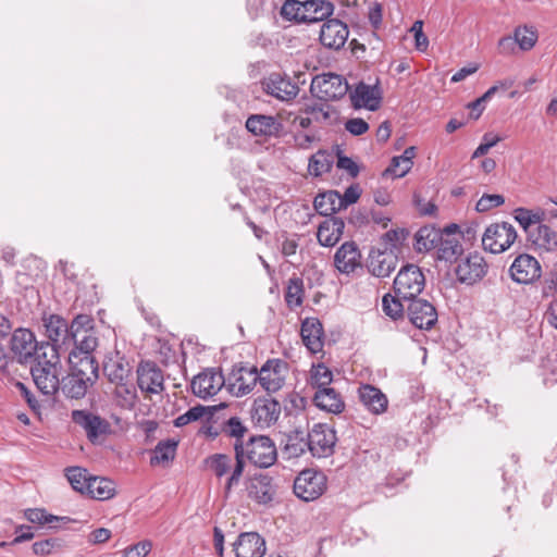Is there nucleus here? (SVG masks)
<instances>
[{
	"label": "nucleus",
	"instance_id": "1",
	"mask_svg": "<svg viewBox=\"0 0 557 557\" xmlns=\"http://www.w3.org/2000/svg\"><path fill=\"white\" fill-rule=\"evenodd\" d=\"M235 463L227 478L224 492L227 496L237 486L245 470V461L258 468H269L276 461L277 451L274 442L267 435L250 436L245 444H234Z\"/></svg>",
	"mask_w": 557,
	"mask_h": 557
},
{
	"label": "nucleus",
	"instance_id": "2",
	"mask_svg": "<svg viewBox=\"0 0 557 557\" xmlns=\"http://www.w3.org/2000/svg\"><path fill=\"white\" fill-rule=\"evenodd\" d=\"M336 442V432L333 428L326 423H315L306 438L299 432L289 436L286 449L295 457L302 455L308 449L313 457L323 458L334 453Z\"/></svg>",
	"mask_w": 557,
	"mask_h": 557
},
{
	"label": "nucleus",
	"instance_id": "3",
	"mask_svg": "<svg viewBox=\"0 0 557 557\" xmlns=\"http://www.w3.org/2000/svg\"><path fill=\"white\" fill-rule=\"evenodd\" d=\"M42 352L39 359L32 366L30 372L37 388L47 396L54 395L61 385V362L59 352L53 348L45 345L41 347Z\"/></svg>",
	"mask_w": 557,
	"mask_h": 557
},
{
	"label": "nucleus",
	"instance_id": "4",
	"mask_svg": "<svg viewBox=\"0 0 557 557\" xmlns=\"http://www.w3.org/2000/svg\"><path fill=\"white\" fill-rule=\"evenodd\" d=\"M334 5L326 0H286L281 9V15L297 23L322 22L332 15Z\"/></svg>",
	"mask_w": 557,
	"mask_h": 557
},
{
	"label": "nucleus",
	"instance_id": "5",
	"mask_svg": "<svg viewBox=\"0 0 557 557\" xmlns=\"http://www.w3.org/2000/svg\"><path fill=\"white\" fill-rule=\"evenodd\" d=\"M348 90L346 78L331 72L315 75L310 85L311 94L325 102L343 98Z\"/></svg>",
	"mask_w": 557,
	"mask_h": 557
},
{
	"label": "nucleus",
	"instance_id": "6",
	"mask_svg": "<svg viewBox=\"0 0 557 557\" xmlns=\"http://www.w3.org/2000/svg\"><path fill=\"white\" fill-rule=\"evenodd\" d=\"M425 286V277L416 264L404 265L394 280V292L404 300L418 297Z\"/></svg>",
	"mask_w": 557,
	"mask_h": 557
},
{
	"label": "nucleus",
	"instance_id": "7",
	"mask_svg": "<svg viewBox=\"0 0 557 557\" xmlns=\"http://www.w3.org/2000/svg\"><path fill=\"white\" fill-rule=\"evenodd\" d=\"M517 236V231L510 223H493L482 235V246L491 253H502L513 245Z\"/></svg>",
	"mask_w": 557,
	"mask_h": 557
},
{
	"label": "nucleus",
	"instance_id": "8",
	"mask_svg": "<svg viewBox=\"0 0 557 557\" xmlns=\"http://www.w3.org/2000/svg\"><path fill=\"white\" fill-rule=\"evenodd\" d=\"M326 483L327 479L323 472L305 469L294 481V493L305 502H312L325 492Z\"/></svg>",
	"mask_w": 557,
	"mask_h": 557
},
{
	"label": "nucleus",
	"instance_id": "9",
	"mask_svg": "<svg viewBox=\"0 0 557 557\" xmlns=\"http://www.w3.org/2000/svg\"><path fill=\"white\" fill-rule=\"evenodd\" d=\"M288 373V363L280 358L267 360L257 369V380L260 386L269 394L278 392L285 384Z\"/></svg>",
	"mask_w": 557,
	"mask_h": 557
},
{
	"label": "nucleus",
	"instance_id": "10",
	"mask_svg": "<svg viewBox=\"0 0 557 557\" xmlns=\"http://www.w3.org/2000/svg\"><path fill=\"white\" fill-rule=\"evenodd\" d=\"M226 380L218 368H207L197 374L190 384L194 395L208 399L216 395L225 385Z\"/></svg>",
	"mask_w": 557,
	"mask_h": 557
},
{
	"label": "nucleus",
	"instance_id": "11",
	"mask_svg": "<svg viewBox=\"0 0 557 557\" xmlns=\"http://www.w3.org/2000/svg\"><path fill=\"white\" fill-rule=\"evenodd\" d=\"M46 344H38L35 335L27 329H17L11 337V349L18 357L21 362L36 361L39 354L42 352L41 347Z\"/></svg>",
	"mask_w": 557,
	"mask_h": 557
},
{
	"label": "nucleus",
	"instance_id": "12",
	"mask_svg": "<svg viewBox=\"0 0 557 557\" xmlns=\"http://www.w3.org/2000/svg\"><path fill=\"white\" fill-rule=\"evenodd\" d=\"M349 99L354 109H367L376 111L382 103L383 90L379 79L373 85L363 82L358 83L349 92Z\"/></svg>",
	"mask_w": 557,
	"mask_h": 557
},
{
	"label": "nucleus",
	"instance_id": "13",
	"mask_svg": "<svg viewBox=\"0 0 557 557\" xmlns=\"http://www.w3.org/2000/svg\"><path fill=\"white\" fill-rule=\"evenodd\" d=\"M487 269L488 265L483 256L472 252L458 262L455 273L460 283L473 285L486 275Z\"/></svg>",
	"mask_w": 557,
	"mask_h": 557
},
{
	"label": "nucleus",
	"instance_id": "14",
	"mask_svg": "<svg viewBox=\"0 0 557 557\" xmlns=\"http://www.w3.org/2000/svg\"><path fill=\"white\" fill-rule=\"evenodd\" d=\"M407 315L412 325L420 330H431L438 319L435 306L418 297L408 301Z\"/></svg>",
	"mask_w": 557,
	"mask_h": 557
},
{
	"label": "nucleus",
	"instance_id": "15",
	"mask_svg": "<svg viewBox=\"0 0 557 557\" xmlns=\"http://www.w3.org/2000/svg\"><path fill=\"white\" fill-rule=\"evenodd\" d=\"M226 380L228 392L236 397H243L250 394L256 387L257 368L256 367H234Z\"/></svg>",
	"mask_w": 557,
	"mask_h": 557
},
{
	"label": "nucleus",
	"instance_id": "16",
	"mask_svg": "<svg viewBox=\"0 0 557 557\" xmlns=\"http://www.w3.org/2000/svg\"><path fill=\"white\" fill-rule=\"evenodd\" d=\"M263 90L281 101H290L299 92L298 85L286 75L272 73L262 82Z\"/></svg>",
	"mask_w": 557,
	"mask_h": 557
},
{
	"label": "nucleus",
	"instance_id": "17",
	"mask_svg": "<svg viewBox=\"0 0 557 557\" xmlns=\"http://www.w3.org/2000/svg\"><path fill=\"white\" fill-rule=\"evenodd\" d=\"M46 336L50 343L49 347H53L59 354L62 348H67L71 345V337L69 333V323L66 320L58 314H50L42 319Z\"/></svg>",
	"mask_w": 557,
	"mask_h": 557
},
{
	"label": "nucleus",
	"instance_id": "18",
	"mask_svg": "<svg viewBox=\"0 0 557 557\" xmlns=\"http://www.w3.org/2000/svg\"><path fill=\"white\" fill-rule=\"evenodd\" d=\"M511 278L519 284H530L541 277L540 262L531 255L521 253L509 269Z\"/></svg>",
	"mask_w": 557,
	"mask_h": 557
},
{
	"label": "nucleus",
	"instance_id": "19",
	"mask_svg": "<svg viewBox=\"0 0 557 557\" xmlns=\"http://www.w3.org/2000/svg\"><path fill=\"white\" fill-rule=\"evenodd\" d=\"M72 420L85 430L91 443H96L100 436L110 432V423L106 419L86 410H74Z\"/></svg>",
	"mask_w": 557,
	"mask_h": 557
},
{
	"label": "nucleus",
	"instance_id": "20",
	"mask_svg": "<svg viewBox=\"0 0 557 557\" xmlns=\"http://www.w3.org/2000/svg\"><path fill=\"white\" fill-rule=\"evenodd\" d=\"M245 126L256 137L276 138L283 132L282 122L276 116L268 114L249 115Z\"/></svg>",
	"mask_w": 557,
	"mask_h": 557
},
{
	"label": "nucleus",
	"instance_id": "21",
	"mask_svg": "<svg viewBox=\"0 0 557 557\" xmlns=\"http://www.w3.org/2000/svg\"><path fill=\"white\" fill-rule=\"evenodd\" d=\"M348 35V26L343 21L330 18L322 24L319 38L325 48L339 50L345 46Z\"/></svg>",
	"mask_w": 557,
	"mask_h": 557
},
{
	"label": "nucleus",
	"instance_id": "22",
	"mask_svg": "<svg viewBox=\"0 0 557 557\" xmlns=\"http://www.w3.org/2000/svg\"><path fill=\"white\" fill-rule=\"evenodd\" d=\"M281 414V405L273 398H257L250 410L252 422L260 428L274 424Z\"/></svg>",
	"mask_w": 557,
	"mask_h": 557
},
{
	"label": "nucleus",
	"instance_id": "23",
	"mask_svg": "<svg viewBox=\"0 0 557 557\" xmlns=\"http://www.w3.org/2000/svg\"><path fill=\"white\" fill-rule=\"evenodd\" d=\"M163 373L161 369L151 361H143L137 368L138 387L146 393L159 394L163 391Z\"/></svg>",
	"mask_w": 557,
	"mask_h": 557
},
{
	"label": "nucleus",
	"instance_id": "24",
	"mask_svg": "<svg viewBox=\"0 0 557 557\" xmlns=\"http://www.w3.org/2000/svg\"><path fill=\"white\" fill-rule=\"evenodd\" d=\"M233 550L236 557H263L265 541L257 532H244L233 543Z\"/></svg>",
	"mask_w": 557,
	"mask_h": 557
},
{
	"label": "nucleus",
	"instance_id": "25",
	"mask_svg": "<svg viewBox=\"0 0 557 557\" xmlns=\"http://www.w3.org/2000/svg\"><path fill=\"white\" fill-rule=\"evenodd\" d=\"M334 265L343 274H350L362 267L361 252L354 242L344 243L335 252Z\"/></svg>",
	"mask_w": 557,
	"mask_h": 557
},
{
	"label": "nucleus",
	"instance_id": "26",
	"mask_svg": "<svg viewBox=\"0 0 557 557\" xmlns=\"http://www.w3.org/2000/svg\"><path fill=\"white\" fill-rule=\"evenodd\" d=\"M357 393L360 403L372 414H382L387 410V396L380 388L370 384H361Z\"/></svg>",
	"mask_w": 557,
	"mask_h": 557
},
{
	"label": "nucleus",
	"instance_id": "27",
	"mask_svg": "<svg viewBox=\"0 0 557 557\" xmlns=\"http://www.w3.org/2000/svg\"><path fill=\"white\" fill-rule=\"evenodd\" d=\"M131 370L129 362L120 351L108 354L103 361V373L112 384L128 380Z\"/></svg>",
	"mask_w": 557,
	"mask_h": 557
},
{
	"label": "nucleus",
	"instance_id": "28",
	"mask_svg": "<svg viewBox=\"0 0 557 557\" xmlns=\"http://www.w3.org/2000/svg\"><path fill=\"white\" fill-rule=\"evenodd\" d=\"M300 335L304 345L311 354L323 349V326L318 318H306L301 323Z\"/></svg>",
	"mask_w": 557,
	"mask_h": 557
},
{
	"label": "nucleus",
	"instance_id": "29",
	"mask_svg": "<svg viewBox=\"0 0 557 557\" xmlns=\"http://www.w3.org/2000/svg\"><path fill=\"white\" fill-rule=\"evenodd\" d=\"M272 478L268 474L255 475L247 485L248 496L259 504H269L275 496Z\"/></svg>",
	"mask_w": 557,
	"mask_h": 557
},
{
	"label": "nucleus",
	"instance_id": "30",
	"mask_svg": "<svg viewBox=\"0 0 557 557\" xmlns=\"http://www.w3.org/2000/svg\"><path fill=\"white\" fill-rule=\"evenodd\" d=\"M69 363L71 372L84 377L92 383L98 377V363L92 355H77V351L69 354Z\"/></svg>",
	"mask_w": 557,
	"mask_h": 557
},
{
	"label": "nucleus",
	"instance_id": "31",
	"mask_svg": "<svg viewBox=\"0 0 557 557\" xmlns=\"http://www.w3.org/2000/svg\"><path fill=\"white\" fill-rule=\"evenodd\" d=\"M397 265L393 251H372L369 256L368 270L376 277L388 276Z\"/></svg>",
	"mask_w": 557,
	"mask_h": 557
},
{
	"label": "nucleus",
	"instance_id": "32",
	"mask_svg": "<svg viewBox=\"0 0 557 557\" xmlns=\"http://www.w3.org/2000/svg\"><path fill=\"white\" fill-rule=\"evenodd\" d=\"M528 240L539 250L552 252L557 249V232L541 222L534 231L530 232Z\"/></svg>",
	"mask_w": 557,
	"mask_h": 557
},
{
	"label": "nucleus",
	"instance_id": "33",
	"mask_svg": "<svg viewBox=\"0 0 557 557\" xmlns=\"http://www.w3.org/2000/svg\"><path fill=\"white\" fill-rule=\"evenodd\" d=\"M345 223L339 218L323 221L318 227V242L324 247H333L341 239Z\"/></svg>",
	"mask_w": 557,
	"mask_h": 557
},
{
	"label": "nucleus",
	"instance_id": "34",
	"mask_svg": "<svg viewBox=\"0 0 557 557\" xmlns=\"http://www.w3.org/2000/svg\"><path fill=\"white\" fill-rule=\"evenodd\" d=\"M313 401L318 408L334 414H338L345 409L343 397L333 387L317 391Z\"/></svg>",
	"mask_w": 557,
	"mask_h": 557
},
{
	"label": "nucleus",
	"instance_id": "35",
	"mask_svg": "<svg viewBox=\"0 0 557 557\" xmlns=\"http://www.w3.org/2000/svg\"><path fill=\"white\" fill-rule=\"evenodd\" d=\"M414 157L416 147L406 148L403 154L392 159L391 164L383 171L382 176L393 178L405 176L411 170Z\"/></svg>",
	"mask_w": 557,
	"mask_h": 557
},
{
	"label": "nucleus",
	"instance_id": "36",
	"mask_svg": "<svg viewBox=\"0 0 557 557\" xmlns=\"http://www.w3.org/2000/svg\"><path fill=\"white\" fill-rule=\"evenodd\" d=\"M304 112L310 115L313 122L322 125H334L339 117L337 109L327 103L307 104Z\"/></svg>",
	"mask_w": 557,
	"mask_h": 557
},
{
	"label": "nucleus",
	"instance_id": "37",
	"mask_svg": "<svg viewBox=\"0 0 557 557\" xmlns=\"http://www.w3.org/2000/svg\"><path fill=\"white\" fill-rule=\"evenodd\" d=\"M92 384V382L86 381L84 377L70 372L61 380L60 389L66 397L79 399L86 395L88 387Z\"/></svg>",
	"mask_w": 557,
	"mask_h": 557
},
{
	"label": "nucleus",
	"instance_id": "38",
	"mask_svg": "<svg viewBox=\"0 0 557 557\" xmlns=\"http://www.w3.org/2000/svg\"><path fill=\"white\" fill-rule=\"evenodd\" d=\"M177 445L178 441L174 438L160 441L152 450L150 465L166 467L175 458Z\"/></svg>",
	"mask_w": 557,
	"mask_h": 557
},
{
	"label": "nucleus",
	"instance_id": "39",
	"mask_svg": "<svg viewBox=\"0 0 557 557\" xmlns=\"http://www.w3.org/2000/svg\"><path fill=\"white\" fill-rule=\"evenodd\" d=\"M85 494L98 500L110 499L115 494V483L107 478L90 476Z\"/></svg>",
	"mask_w": 557,
	"mask_h": 557
},
{
	"label": "nucleus",
	"instance_id": "40",
	"mask_svg": "<svg viewBox=\"0 0 557 557\" xmlns=\"http://www.w3.org/2000/svg\"><path fill=\"white\" fill-rule=\"evenodd\" d=\"M314 209L321 215L329 216L342 208L341 194L336 190H329L319 194L313 201Z\"/></svg>",
	"mask_w": 557,
	"mask_h": 557
},
{
	"label": "nucleus",
	"instance_id": "41",
	"mask_svg": "<svg viewBox=\"0 0 557 557\" xmlns=\"http://www.w3.org/2000/svg\"><path fill=\"white\" fill-rule=\"evenodd\" d=\"M414 248L419 252L436 248L442 239V232L433 226H423L414 235Z\"/></svg>",
	"mask_w": 557,
	"mask_h": 557
},
{
	"label": "nucleus",
	"instance_id": "42",
	"mask_svg": "<svg viewBox=\"0 0 557 557\" xmlns=\"http://www.w3.org/2000/svg\"><path fill=\"white\" fill-rule=\"evenodd\" d=\"M544 211L542 210H530L527 208H517L513 211V218L519 223V225L523 228L527 234V237L530 235V232L534 231L535 227L544 221Z\"/></svg>",
	"mask_w": 557,
	"mask_h": 557
},
{
	"label": "nucleus",
	"instance_id": "43",
	"mask_svg": "<svg viewBox=\"0 0 557 557\" xmlns=\"http://www.w3.org/2000/svg\"><path fill=\"white\" fill-rule=\"evenodd\" d=\"M113 384L115 385L114 398L116 404L121 408L133 409L137 401V393L134 384L128 380Z\"/></svg>",
	"mask_w": 557,
	"mask_h": 557
},
{
	"label": "nucleus",
	"instance_id": "44",
	"mask_svg": "<svg viewBox=\"0 0 557 557\" xmlns=\"http://www.w3.org/2000/svg\"><path fill=\"white\" fill-rule=\"evenodd\" d=\"M24 517L33 524L50 528H58L57 523L61 521H70V518L51 515L44 508H28L24 511Z\"/></svg>",
	"mask_w": 557,
	"mask_h": 557
},
{
	"label": "nucleus",
	"instance_id": "45",
	"mask_svg": "<svg viewBox=\"0 0 557 557\" xmlns=\"http://www.w3.org/2000/svg\"><path fill=\"white\" fill-rule=\"evenodd\" d=\"M206 467L219 479L233 472V459L226 454H213L205 459Z\"/></svg>",
	"mask_w": 557,
	"mask_h": 557
},
{
	"label": "nucleus",
	"instance_id": "46",
	"mask_svg": "<svg viewBox=\"0 0 557 557\" xmlns=\"http://www.w3.org/2000/svg\"><path fill=\"white\" fill-rule=\"evenodd\" d=\"M221 433L230 438H234V444H245L244 437L248 433V428L238 417H231L222 424Z\"/></svg>",
	"mask_w": 557,
	"mask_h": 557
},
{
	"label": "nucleus",
	"instance_id": "47",
	"mask_svg": "<svg viewBox=\"0 0 557 557\" xmlns=\"http://www.w3.org/2000/svg\"><path fill=\"white\" fill-rule=\"evenodd\" d=\"M333 164V157L324 150L314 153L308 163V171L313 176H321L330 171Z\"/></svg>",
	"mask_w": 557,
	"mask_h": 557
},
{
	"label": "nucleus",
	"instance_id": "48",
	"mask_svg": "<svg viewBox=\"0 0 557 557\" xmlns=\"http://www.w3.org/2000/svg\"><path fill=\"white\" fill-rule=\"evenodd\" d=\"M333 381L332 371L323 363L312 366L310 370V384L317 391L330 387Z\"/></svg>",
	"mask_w": 557,
	"mask_h": 557
},
{
	"label": "nucleus",
	"instance_id": "49",
	"mask_svg": "<svg viewBox=\"0 0 557 557\" xmlns=\"http://www.w3.org/2000/svg\"><path fill=\"white\" fill-rule=\"evenodd\" d=\"M401 300L404 299L401 297H398L396 294L395 296L391 294H386L383 296V312L393 321L404 320L405 318V309Z\"/></svg>",
	"mask_w": 557,
	"mask_h": 557
},
{
	"label": "nucleus",
	"instance_id": "50",
	"mask_svg": "<svg viewBox=\"0 0 557 557\" xmlns=\"http://www.w3.org/2000/svg\"><path fill=\"white\" fill-rule=\"evenodd\" d=\"M65 475L73 490L82 494L86 493L87 484L91 476L86 469L81 467H70L66 469Z\"/></svg>",
	"mask_w": 557,
	"mask_h": 557
},
{
	"label": "nucleus",
	"instance_id": "51",
	"mask_svg": "<svg viewBox=\"0 0 557 557\" xmlns=\"http://www.w3.org/2000/svg\"><path fill=\"white\" fill-rule=\"evenodd\" d=\"M212 414H213V408L206 407L202 405H197V406H194L190 409H188L185 413L178 416L174 420V425L176 428H182V426L187 425L190 422L200 420L205 416H208L209 418H211Z\"/></svg>",
	"mask_w": 557,
	"mask_h": 557
},
{
	"label": "nucleus",
	"instance_id": "52",
	"mask_svg": "<svg viewBox=\"0 0 557 557\" xmlns=\"http://www.w3.org/2000/svg\"><path fill=\"white\" fill-rule=\"evenodd\" d=\"M304 298V283L298 277L289 278L286 292L285 301L288 308L293 309L301 306Z\"/></svg>",
	"mask_w": 557,
	"mask_h": 557
},
{
	"label": "nucleus",
	"instance_id": "53",
	"mask_svg": "<svg viewBox=\"0 0 557 557\" xmlns=\"http://www.w3.org/2000/svg\"><path fill=\"white\" fill-rule=\"evenodd\" d=\"M513 39L521 50L529 51L537 41V33L532 27L519 26L515 29Z\"/></svg>",
	"mask_w": 557,
	"mask_h": 557
},
{
	"label": "nucleus",
	"instance_id": "54",
	"mask_svg": "<svg viewBox=\"0 0 557 557\" xmlns=\"http://www.w3.org/2000/svg\"><path fill=\"white\" fill-rule=\"evenodd\" d=\"M71 344L74 345L71 351H77V355H92L98 345V338L95 336V332L91 331L71 339Z\"/></svg>",
	"mask_w": 557,
	"mask_h": 557
},
{
	"label": "nucleus",
	"instance_id": "55",
	"mask_svg": "<svg viewBox=\"0 0 557 557\" xmlns=\"http://www.w3.org/2000/svg\"><path fill=\"white\" fill-rule=\"evenodd\" d=\"M94 331V320L88 314L76 315L72 323L69 325V333L71 339L78 337L87 332Z\"/></svg>",
	"mask_w": 557,
	"mask_h": 557
},
{
	"label": "nucleus",
	"instance_id": "56",
	"mask_svg": "<svg viewBox=\"0 0 557 557\" xmlns=\"http://www.w3.org/2000/svg\"><path fill=\"white\" fill-rule=\"evenodd\" d=\"M63 547L62 541L57 537H50L41 541H37L33 544V553L40 557H47L52 555Z\"/></svg>",
	"mask_w": 557,
	"mask_h": 557
},
{
	"label": "nucleus",
	"instance_id": "57",
	"mask_svg": "<svg viewBox=\"0 0 557 557\" xmlns=\"http://www.w3.org/2000/svg\"><path fill=\"white\" fill-rule=\"evenodd\" d=\"M438 257L446 261L455 259L462 250L461 245L456 239H444L442 237L438 246Z\"/></svg>",
	"mask_w": 557,
	"mask_h": 557
},
{
	"label": "nucleus",
	"instance_id": "58",
	"mask_svg": "<svg viewBox=\"0 0 557 557\" xmlns=\"http://www.w3.org/2000/svg\"><path fill=\"white\" fill-rule=\"evenodd\" d=\"M496 94L495 87H490L481 97L467 104L471 110L470 117L478 120L485 109V103Z\"/></svg>",
	"mask_w": 557,
	"mask_h": 557
},
{
	"label": "nucleus",
	"instance_id": "59",
	"mask_svg": "<svg viewBox=\"0 0 557 557\" xmlns=\"http://www.w3.org/2000/svg\"><path fill=\"white\" fill-rule=\"evenodd\" d=\"M505 202V198L502 195H490L484 194L476 202L475 209L479 212H486L493 208H497Z\"/></svg>",
	"mask_w": 557,
	"mask_h": 557
},
{
	"label": "nucleus",
	"instance_id": "60",
	"mask_svg": "<svg viewBox=\"0 0 557 557\" xmlns=\"http://www.w3.org/2000/svg\"><path fill=\"white\" fill-rule=\"evenodd\" d=\"M152 544L143 541L124 549V557H146L151 550Z\"/></svg>",
	"mask_w": 557,
	"mask_h": 557
},
{
	"label": "nucleus",
	"instance_id": "61",
	"mask_svg": "<svg viewBox=\"0 0 557 557\" xmlns=\"http://www.w3.org/2000/svg\"><path fill=\"white\" fill-rule=\"evenodd\" d=\"M345 128L351 135L360 136L368 132L369 124L363 119L355 117L345 123Z\"/></svg>",
	"mask_w": 557,
	"mask_h": 557
},
{
	"label": "nucleus",
	"instance_id": "62",
	"mask_svg": "<svg viewBox=\"0 0 557 557\" xmlns=\"http://www.w3.org/2000/svg\"><path fill=\"white\" fill-rule=\"evenodd\" d=\"M361 195V189L359 185H350L346 188L344 195H341L342 208H346L349 205H352L358 201Z\"/></svg>",
	"mask_w": 557,
	"mask_h": 557
},
{
	"label": "nucleus",
	"instance_id": "63",
	"mask_svg": "<svg viewBox=\"0 0 557 557\" xmlns=\"http://www.w3.org/2000/svg\"><path fill=\"white\" fill-rule=\"evenodd\" d=\"M298 246L299 244L296 235L292 237L286 236L281 244V252L284 257H292L296 255Z\"/></svg>",
	"mask_w": 557,
	"mask_h": 557
},
{
	"label": "nucleus",
	"instance_id": "64",
	"mask_svg": "<svg viewBox=\"0 0 557 557\" xmlns=\"http://www.w3.org/2000/svg\"><path fill=\"white\" fill-rule=\"evenodd\" d=\"M16 536L11 544H18L32 540L35 536L33 527L21 524L15 528Z\"/></svg>",
	"mask_w": 557,
	"mask_h": 557
}]
</instances>
